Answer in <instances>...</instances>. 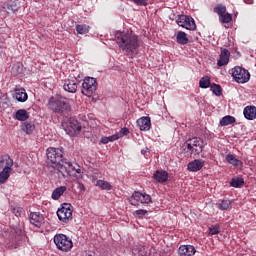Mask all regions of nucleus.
I'll list each match as a JSON object with an SVG mask.
<instances>
[{
    "label": "nucleus",
    "mask_w": 256,
    "mask_h": 256,
    "mask_svg": "<svg viewBox=\"0 0 256 256\" xmlns=\"http://www.w3.org/2000/svg\"><path fill=\"white\" fill-rule=\"evenodd\" d=\"M115 38L122 51L133 53L139 47V38L133 31L116 32Z\"/></svg>",
    "instance_id": "f257e3e1"
},
{
    "label": "nucleus",
    "mask_w": 256,
    "mask_h": 256,
    "mask_svg": "<svg viewBox=\"0 0 256 256\" xmlns=\"http://www.w3.org/2000/svg\"><path fill=\"white\" fill-rule=\"evenodd\" d=\"M48 107L51 111H54V113H65V111L71 109V105H69L67 98L61 96L51 97L48 102Z\"/></svg>",
    "instance_id": "f03ea898"
},
{
    "label": "nucleus",
    "mask_w": 256,
    "mask_h": 256,
    "mask_svg": "<svg viewBox=\"0 0 256 256\" xmlns=\"http://www.w3.org/2000/svg\"><path fill=\"white\" fill-rule=\"evenodd\" d=\"M54 243L57 249H59V251H64V253L73 249V240L65 234H56L54 236Z\"/></svg>",
    "instance_id": "7ed1b4c3"
},
{
    "label": "nucleus",
    "mask_w": 256,
    "mask_h": 256,
    "mask_svg": "<svg viewBox=\"0 0 256 256\" xmlns=\"http://www.w3.org/2000/svg\"><path fill=\"white\" fill-rule=\"evenodd\" d=\"M231 75L236 83H247L251 79V74H249V71L239 66L231 69Z\"/></svg>",
    "instance_id": "20e7f679"
},
{
    "label": "nucleus",
    "mask_w": 256,
    "mask_h": 256,
    "mask_svg": "<svg viewBox=\"0 0 256 256\" xmlns=\"http://www.w3.org/2000/svg\"><path fill=\"white\" fill-rule=\"evenodd\" d=\"M97 91V80L93 77H86L82 83V95L91 97Z\"/></svg>",
    "instance_id": "39448f33"
},
{
    "label": "nucleus",
    "mask_w": 256,
    "mask_h": 256,
    "mask_svg": "<svg viewBox=\"0 0 256 256\" xmlns=\"http://www.w3.org/2000/svg\"><path fill=\"white\" fill-rule=\"evenodd\" d=\"M47 159L51 163L52 168L57 167L63 161V150L60 148H48Z\"/></svg>",
    "instance_id": "423d86ee"
},
{
    "label": "nucleus",
    "mask_w": 256,
    "mask_h": 256,
    "mask_svg": "<svg viewBox=\"0 0 256 256\" xmlns=\"http://www.w3.org/2000/svg\"><path fill=\"white\" fill-rule=\"evenodd\" d=\"M59 221L62 223H69L73 219V206L69 203H64L57 211Z\"/></svg>",
    "instance_id": "0eeeda50"
},
{
    "label": "nucleus",
    "mask_w": 256,
    "mask_h": 256,
    "mask_svg": "<svg viewBox=\"0 0 256 256\" xmlns=\"http://www.w3.org/2000/svg\"><path fill=\"white\" fill-rule=\"evenodd\" d=\"M176 23L179 27H183V29H187L188 31H195L197 29V24H195L193 17L187 15L178 16Z\"/></svg>",
    "instance_id": "6e6552de"
},
{
    "label": "nucleus",
    "mask_w": 256,
    "mask_h": 256,
    "mask_svg": "<svg viewBox=\"0 0 256 256\" xmlns=\"http://www.w3.org/2000/svg\"><path fill=\"white\" fill-rule=\"evenodd\" d=\"M185 147L192 155H199L203 151V141L201 138H192L185 143Z\"/></svg>",
    "instance_id": "1a4fd4ad"
},
{
    "label": "nucleus",
    "mask_w": 256,
    "mask_h": 256,
    "mask_svg": "<svg viewBox=\"0 0 256 256\" xmlns=\"http://www.w3.org/2000/svg\"><path fill=\"white\" fill-rule=\"evenodd\" d=\"M79 87V80L77 78H71L64 81L63 89L68 93H77Z\"/></svg>",
    "instance_id": "9d476101"
},
{
    "label": "nucleus",
    "mask_w": 256,
    "mask_h": 256,
    "mask_svg": "<svg viewBox=\"0 0 256 256\" xmlns=\"http://www.w3.org/2000/svg\"><path fill=\"white\" fill-rule=\"evenodd\" d=\"M197 253L193 245H181L178 249L179 256H193Z\"/></svg>",
    "instance_id": "9b49d317"
},
{
    "label": "nucleus",
    "mask_w": 256,
    "mask_h": 256,
    "mask_svg": "<svg viewBox=\"0 0 256 256\" xmlns=\"http://www.w3.org/2000/svg\"><path fill=\"white\" fill-rule=\"evenodd\" d=\"M205 165V160L196 159L192 162L188 163V171H192L193 173H197V171H201Z\"/></svg>",
    "instance_id": "f8f14e48"
},
{
    "label": "nucleus",
    "mask_w": 256,
    "mask_h": 256,
    "mask_svg": "<svg viewBox=\"0 0 256 256\" xmlns=\"http://www.w3.org/2000/svg\"><path fill=\"white\" fill-rule=\"evenodd\" d=\"M30 223L34 225V227H41L43 225L45 219L39 212H32L29 216Z\"/></svg>",
    "instance_id": "ddd939ff"
},
{
    "label": "nucleus",
    "mask_w": 256,
    "mask_h": 256,
    "mask_svg": "<svg viewBox=\"0 0 256 256\" xmlns=\"http://www.w3.org/2000/svg\"><path fill=\"white\" fill-rule=\"evenodd\" d=\"M229 57H231V52L227 49H222L220 53V58L217 62L218 67H225L229 63Z\"/></svg>",
    "instance_id": "4468645a"
},
{
    "label": "nucleus",
    "mask_w": 256,
    "mask_h": 256,
    "mask_svg": "<svg viewBox=\"0 0 256 256\" xmlns=\"http://www.w3.org/2000/svg\"><path fill=\"white\" fill-rule=\"evenodd\" d=\"M19 11V5L17 2H10L2 6L1 12L10 15V13H17Z\"/></svg>",
    "instance_id": "2eb2a0df"
},
{
    "label": "nucleus",
    "mask_w": 256,
    "mask_h": 256,
    "mask_svg": "<svg viewBox=\"0 0 256 256\" xmlns=\"http://www.w3.org/2000/svg\"><path fill=\"white\" fill-rule=\"evenodd\" d=\"M137 125L141 131H149L151 129V119L149 117H142L137 120Z\"/></svg>",
    "instance_id": "dca6fc26"
},
{
    "label": "nucleus",
    "mask_w": 256,
    "mask_h": 256,
    "mask_svg": "<svg viewBox=\"0 0 256 256\" xmlns=\"http://www.w3.org/2000/svg\"><path fill=\"white\" fill-rule=\"evenodd\" d=\"M14 97L20 102L25 103L27 99H29V96L27 95V92L23 88H16L14 91Z\"/></svg>",
    "instance_id": "f3484780"
},
{
    "label": "nucleus",
    "mask_w": 256,
    "mask_h": 256,
    "mask_svg": "<svg viewBox=\"0 0 256 256\" xmlns=\"http://www.w3.org/2000/svg\"><path fill=\"white\" fill-rule=\"evenodd\" d=\"M244 117L248 119V121H253L256 119V107L255 106H246L244 108Z\"/></svg>",
    "instance_id": "a211bd4d"
},
{
    "label": "nucleus",
    "mask_w": 256,
    "mask_h": 256,
    "mask_svg": "<svg viewBox=\"0 0 256 256\" xmlns=\"http://www.w3.org/2000/svg\"><path fill=\"white\" fill-rule=\"evenodd\" d=\"M153 179H155L157 183H165V181L169 179V173H167V171L158 170L153 174Z\"/></svg>",
    "instance_id": "6ab92c4d"
},
{
    "label": "nucleus",
    "mask_w": 256,
    "mask_h": 256,
    "mask_svg": "<svg viewBox=\"0 0 256 256\" xmlns=\"http://www.w3.org/2000/svg\"><path fill=\"white\" fill-rule=\"evenodd\" d=\"M65 131L66 133L68 131L69 135H75V133H79V131H81V126L77 120H72Z\"/></svg>",
    "instance_id": "aec40b11"
},
{
    "label": "nucleus",
    "mask_w": 256,
    "mask_h": 256,
    "mask_svg": "<svg viewBox=\"0 0 256 256\" xmlns=\"http://www.w3.org/2000/svg\"><path fill=\"white\" fill-rule=\"evenodd\" d=\"M0 167H1V169H12L13 159H11V157H9V155L1 156Z\"/></svg>",
    "instance_id": "412c9836"
},
{
    "label": "nucleus",
    "mask_w": 256,
    "mask_h": 256,
    "mask_svg": "<svg viewBox=\"0 0 256 256\" xmlns=\"http://www.w3.org/2000/svg\"><path fill=\"white\" fill-rule=\"evenodd\" d=\"M53 169H57V171H59V173H61L63 177L69 176L67 162L65 161H61L59 164H57V166H54Z\"/></svg>",
    "instance_id": "4be33fe9"
},
{
    "label": "nucleus",
    "mask_w": 256,
    "mask_h": 256,
    "mask_svg": "<svg viewBox=\"0 0 256 256\" xmlns=\"http://www.w3.org/2000/svg\"><path fill=\"white\" fill-rule=\"evenodd\" d=\"M14 119L17 121H27L29 119V112L25 109H19L14 115Z\"/></svg>",
    "instance_id": "5701e85b"
},
{
    "label": "nucleus",
    "mask_w": 256,
    "mask_h": 256,
    "mask_svg": "<svg viewBox=\"0 0 256 256\" xmlns=\"http://www.w3.org/2000/svg\"><path fill=\"white\" fill-rule=\"evenodd\" d=\"M65 191H67V187L66 186H60L54 189V191L52 192V199L54 201H57L59 199H61V196L63 195V193H65Z\"/></svg>",
    "instance_id": "b1692460"
},
{
    "label": "nucleus",
    "mask_w": 256,
    "mask_h": 256,
    "mask_svg": "<svg viewBox=\"0 0 256 256\" xmlns=\"http://www.w3.org/2000/svg\"><path fill=\"white\" fill-rule=\"evenodd\" d=\"M226 161L233 165V167H243V162L241 160L237 159L233 154H228L226 156Z\"/></svg>",
    "instance_id": "393cba45"
},
{
    "label": "nucleus",
    "mask_w": 256,
    "mask_h": 256,
    "mask_svg": "<svg viewBox=\"0 0 256 256\" xmlns=\"http://www.w3.org/2000/svg\"><path fill=\"white\" fill-rule=\"evenodd\" d=\"M68 167V176H71L73 173H78L81 175V166L79 164H73L71 162H66Z\"/></svg>",
    "instance_id": "a878e982"
},
{
    "label": "nucleus",
    "mask_w": 256,
    "mask_h": 256,
    "mask_svg": "<svg viewBox=\"0 0 256 256\" xmlns=\"http://www.w3.org/2000/svg\"><path fill=\"white\" fill-rule=\"evenodd\" d=\"M11 171H13L11 168H2L0 172V183H5L9 179Z\"/></svg>",
    "instance_id": "bb28decb"
},
{
    "label": "nucleus",
    "mask_w": 256,
    "mask_h": 256,
    "mask_svg": "<svg viewBox=\"0 0 256 256\" xmlns=\"http://www.w3.org/2000/svg\"><path fill=\"white\" fill-rule=\"evenodd\" d=\"M129 201L132 205H134L135 207H138L141 201V192L139 191L134 192L130 197Z\"/></svg>",
    "instance_id": "cd10ccee"
},
{
    "label": "nucleus",
    "mask_w": 256,
    "mask_h": 256,
    "mask_svg": "<svg viewBox=\"0 0 256 256\" xmlns=\"http://www.w3.org/2000/svg\"><path fill=\"white\" fill-rule=\"evenodd\" d=\"M176 39L180 45H187V43H189V38H187V34L183 31H179L177 33Z\"/></svg>",
    "instance_id": "c85d7f7f"
},
{
    "label": "nucleus",
    "mask_w": 256,
    "mask_h": 256,
    "mask_svg": "<svg viewBox=\"0 0 256 256\" xmlns=\"http://www.w3.org/2000/svg\"><path fill=\"white\" fill-rule=\"evenodd\" d=\"M233 123H235V117L233 116H224L221 120H220V125L221 127H227V125H233Z\"/></svg>",
    "instance_id": "c756f323"
},
{
    "label": "nucleus",
    "mask_w": 256,
    "mask_h": 256,
    "mask_svg": "<svg viewBox=\"0 0 256 256\" xmlns=\"http://www.w3.org/2000/svg\"><path fill=\"white\" fill-rule=\"evenodd\" d=\"M96 186L104 191H111V189H112L111 184L105 180H98L96 182Z\"/></svg>",
    "instance_id": "7c9ffc66"
},
{
    "label": "nucleus",
    "mask_w": 256,
    "mask_h": 256,
    "mask_svg": "<svg viewBox=\"0 0 256 256\" xmlns=\"http://www.w3.org/2000/svg\"><path fill=\"white\" fill-rule=\"evenodd\" d=\"M21 129L22 131H24V133H26L27 135H31V133H33V131L35 130V125L31 124V123H23L21 125Z\"/></svg>",
    "instance_id": "2f4dec72"
},
{
    "label": "nucleus",
    "mask_w": 256,
    "mask_h": 256,
    "mask_svg": "<svg viewBox=\"0 0 256 256\" xmlns=\"http://www.w3.org/2000/svg\"><path fill=\"white\" fill-rule=\"evenodd\" d=\"M209 85H211V78H209V76H204L200 79L199 87H201V89H207Z\"/></svg>",
    "instance_id": "473e14b6"
},
{
    "label": "nucleus",
    "mask_w": 256,
    "mask_h": 256,
    "mask_svg": "<svg viewBox=\"0 0 256 256\" xmlns=\"http://www.w3.org/2000/svg\"><path fill=\"white\" fill-rule=\"evenodd\" d=\"M213 11L214 13H217L219 17H221V15H224L225 13H227V7H225L223 4H219L214 7Z\"/></svg>",
    "instance_id": "72a5a7b5"
},
{
    "label": "nucleus",
    "mask_w": 256,
    "mask_h": 256,
    "mask_svg": "<svg viewBox=\"0 0 256 256\" xmlns=\"http://www.w3.org/2000/svg\"><path fill=\"white\" fill-rule=\"evenodd\" d=\"M118 139L119 136L114 134L112 136L102 137L100 143H102L103 145H107V143H112V141H117Z\"/></svg>",
    "instance_id": "f704fd0d"
},
{
    "label": "nucleus",
    "mask_w": 256,
    "mask_h": 256,
    "mask_svg": "<svg viewBox=\"0 0 256 256\" xmlns=\"http://www.w3.org/2000/svg\"><path fill=\"white\" fill-rule=\"evenodd\" d=\"M220 23H231L233 21V16L230 13H224L219 16Z\"/></svg>",
    "instance_id": "c9c22d12"
},
{
    "label": "nucleus",
    "mask_w": 256,
    "mask_h": 256,
    "mask_svg": "<svg viewBox=\"0 0 256 256\" xmlns=\"http://www.w3.org/2000/svg\"><path fill=\"white\" fill-rule=\"evenodd\" d=\"M209 235H219L221 233V227L218 224L211 225L208 228Z\"/></svg>",
    "instance_id": "e433bc0d"
},
{
    "label": "nucleus",
    "mask_w": 256,
    "mask_h": 256,
    "mask_svg": "<svg viewBox=\"0 0 256 256\" xmlns=\"http://www.w3.org/2000/svg\"><path fill=\"white\" fill-rule=\"evenodd\" d=\"M76 31L80 35H85L86 33H89V26L85 25V24L77 25L76 26Z\"/></svg>",
    "instance_id": "4c0bfd02"
},
{
    "label": "nucleus",
    "mask_w": 256,
    "mask_h": 256,
    "mask_svg": "<svg viewBox=\"0 0 256 256\" xmlns=\"http://www.w3.org/2000/svg\"><path fill=\"white\" fill-rule=\"evenodd\" d=\"M230 183L232 187L237 188V187H243V184L245 183V181H243V178L237 177V178H233Z\"/></svg>",
    "instance_id": "58836bf2"
},
{
    "label": "nucleus",
    "mask_w": 256,
    "mask_h": 256,
    "mask_svg": "<svg viewBox=\"0 0 256 256\" xmlns=\"http://www.w3.org/2000/svg\"><path fill=\"white\" fill-rule=\"evenodd\" d=\"M149 203H151V195L149 194H145V193H141V197H140V205L142 204H146L149 205Z\"/></svg>",
    "instance_id": "ea45409f"
},
{
    "label": "nucleus",
    "mask_w": 256,
    "mask_h": 256,
    "mask_svg": "<svg viewBox=\"0 0 256 256\" xmlns=\"http://www.w3.org/2000/svg\"><path fill=\"white\" fill-rule=\"evenodd\" d=\"M231 206L230 200H222V203L218 204V209H221V211H227L229 207Z\"/></svg>",
    "instance_id": "a19ab883"
},
{
    "label": "nucleus",
    "mask_w": 256,
    "mask_h": 256,
    "mask_svg": "<svg viewBox=\"0 0 256 256\" xmlns=\"http://www.w3.org/2000/svg\"><path fill=\"white\" fill-rule=\"evenodd\" d=\"M133 215L136 219H143V217H145V215H147V210H145V209L136 210L133 213Z\"/></svg>",
    "instance_id": "79ce46f5"
},
{
    "label": "nucleus",
    "mask_w": 256,
    "mask_h": 256,
    "mask_svg": "<svg viewBox=\"0 0 256 256\" xmlns=\"http://www.w3.org/2000/svg\"><path fill=\"white\" fill-rule=\"evenodd\" d=\"M211 91L214 93V95H216L217 97H219L221 95L222 89L220 85L217 84H213L211 86Z\"/></svg>",
    "instance_id": "37998d69"
},
{
    "label": "nucleus",
    "mask_w": 256,
    "mask_h": 256,
    "mask_svg": "<svg viewBox=\"0 0 256 256\" xmlns=\"http://www.w3.org/2000/svg\"><path fill=\"white\" fill-rule=\"evenodd\" d=\"M27 241H29L27 236L22 235L20 236V239L18 240L17 245L15 247H23V245L27 244Z\"/></svg>",
    "instance_id": "c03bdc74"
},
{
    "label": "nucleus",
    "mask_w": 256,
    "mask_h": 256,
    "mask_svg": "<svg viewBox=\"0 0 256 256\" xmlns=\"http://www.w3.org/2000/svg\"><path fill=\"white\" fill-rule=\"evenodd\" d=\"M118 136V139H121V137H125V135H129V129L128 128H122L118 133L114 134Z\"/></svg>",
    "instance_id": "a18cd8bd"
},
{
    "label": "nucleus",
    "mask_w": 256,
    "mask_h": 256,
    "mask_svg": "<svg viewBox=\"0 0 256 256\" xmlns=\"http://www.w3.org/2000/svg\"><path fill=\"white\" fill-rule=\"evenodd\" d=\"M149 0H133L136 5H147Z\"/></svg>",
    "instance_id": "49530a36"
},
{
    "label": "nucleus",
    "mask_w": 256,
    "mask_h": 256,
    "mask_svg": "<svg viewBox=\"0 0 256 256\" xmlns=\"http://www.w3.org/2000/svg\"><path fill=\"white\" fill-rule=\"evenodd\" d=\"M77 189H79V191H86L87 188H85V185L81 182H77Z\"/></svg>",
    "instance_id": "de8ad7c7"
},
{
    "label": "nucleus",
    "mask_w": 256,
    "mask_h": 256,
    "mask_svg": "<svg viewBox=\"0 0 256 256\" xmlns=\"http://www.w3.org/2000/svg\"><path fill=\"white\" fill-rule=\"evenodd\" d=\"M143 251H145V247L142 246L139 250V255L143 256Z\"/></svg>",
    "instance_id": "09e8293b"
},
{
    "label": "nucleus",
    "mask_w": 256,
    "mask_h": 256,
    "mask_svg": "<svg viewBox=\"0 0 256 256\" xmlns=\"http://www.w3.org/2000/svg\"><path fill=\"white\" fill-rule=\"evenodd\" d=\"M34 1H36V2H37V1H40V0H34Z\"/></svg>",
    "instance_id": "8fccbe9b"
}]
</instances>
